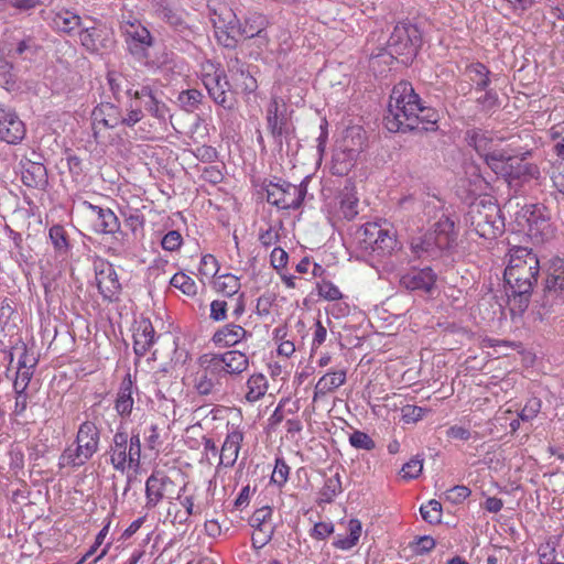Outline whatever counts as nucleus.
<instances>
[{
  "label": "nucleus",
  "instance_id": "1",
  "mask_svg": "<svg viewBox=\"0 0 564 564\" xmlns=\"http://www.w3.org/2000/svg\"><path fill=\"white\" fill-rule=\"evenodd\" d=\"M465 140L484 159L486 165L509 184L516 180L539 177L540 172L536 165L522 162L530 152L527 151L519 159L520 154L509 147L502 148V138L492 132L473 128L466 131Z\"/></svg>",
  "mask_w": 564,
  "mask_h": 564
},
{
  "label": "nucleus",
  "instance_id": "28",
  "mask_svg": "<svg viewBox=\"0 0 564 564\" xmlns=\"http://www.w3.org/2000/svg\"><path fill=\"white\" fill-rule=\"evenodd\" d=\"M346 370L329 371L322 376L314 387L313 402H316L346 382Z\"/></svg>",
  "mask_w": 564,
  "mask_h": 564
},
{
  "label": "nucleus",
  "instance_id": "45",
  "mask_svg": "<svg viewBox=\"0 0 564 564\" xmlns=\"http://www.w3.org/2000/svg\"><path fill=\"white\" fill-rule=\"evenodd\" d=\"M341 490L340 476L336 474L325 480L321 490V499L324 502H332L334 498L341 492Z\"/></svg>",
  "mask_w": 564,
  "mask_h": 564
},
{
  "label": "nucleus",
  "instance_id": "43",
  "mask_svg": "<svg viewBox=\"0 0 564 564\" xmlns=\"http://www.w3.org/2000/svg\"><path fill=\"white\" fill-rule=\"evenodd\" d=\"M48 236L56 253L59 256L67 254L69 243L65 229L59 225H54L50 228Z\"/></svg>",
  "mask_w": 564,
  "mask_h": 564
},
{
  "label": "nucleus",
  "instance_id": "17",
  "mask_svg": "<svg viewBox=\"0 0 564 564\" xmlns=\"http://www.w3.org/2000/svg\"><path fill=\"white\" fill-rule=\"evenodd\" d=\"M249 524L253 528L252 545L256 549H262L271 541L274 533L272 508L265 506L257 509L250 517Z\"/></svg>",
  "mask_w": 564,
  "mask_h": 564
},
{
  "label": "nucleus",
  "instance_id": "12",
  "mask_svg": "<svg viewBox=\"0 0 564 564\" xmlns=\"http://www.w3.org/2000/svg\"><path fill=\"white\" fill-rule=\"evenodd\" d=\"M186 485L176 488V484L163 471L152 473L145 481V508L153 509L163 500L181 499Z\"/></svg>",
  "mask_w": 564,
  "mask_h": 564
},
{
  "label": "nucleus",
  "instance_id": "31",
  "mask_svg": "<svg viewBox=\"0 0 564 564\" xmlns=\"http://www.w3.org/2000/svg\"><path fill=\"white\" fill-rule=\"evenodd\" d=\"M109 88L117 101L120 100L122 94L132 97L135 91L134 84L129 76L122 72L109 70L107 74Z\"/></svg>",
  "mask_w": 564,
  "mask_h": 564
},
{
  "label": "nucleus",
  "instance_id": "61",
  "mask_svg": "<svg viewBox=\"0 0 564 564\" xmlns=\"http://www.w3.org/2000/svg\"><path fill=\"white\" fill-rule=\"evenodd\" d=\"M218 21H220V25L224 28V30L232 33L236 36H243L241 31L243 30L242 23L231 12H228V21L221 18H219Z\"/></svg>",
  "mask_w": 564,
  "mask_h": 564
},
{
  "label": "nucleus",
  "instance_id": "21",
  "mask_svg": "<svg viewBox=\"0 0 564 564\" xmlns=\"http://www.w3.org/2000/svg\"><path fill=\"white\" fill-rule=\"evenodd\" d=\"M242 442L243 432L238 426L232 425L229 427L219 451V463L216 467V475H219L221 468H230L236 464Z\"/></svg>",
  "mask_w": 564,
  "mask_h": 564
},
{
  "label": "nucleus",
  "instance_id": "30",
  "mask_svg": "<svg viewBox=\"0 0 564 564\" xmlns=\"http://www.w3.org/2000/svg\"><path fill=\"white\" fill-rule=\"evenodd\" d=\"M133 404V384L130 376H128L120 384L115 401V409L121 417H127L131 414Z\"/></svg>",
  "mask_w": 564,
  "mask_h": 564
},
{
  "label": "nucleus",
  "instance_id": "36",
  "mask_svg": "<svg viewBox=\"0 0 564 564\" xmlns=\"http://www.w3.org/2000/svg\"><path fill=\"white\" fill-rule=\"evenodd\" d=\"M433 237L427 231L426 234L415 237L411 241V249L419 258H436L442 253V250L436 243H433Z\"/></svg>",
  "mask_w": 564,
  "mask_h": 564
},
{
  "label": "nucleus",
  "instance_id": "34",
  "mask_svg": "<svg viewBox=\"0 0 564 564\" xmlns=\"http://www.w3.org/2000/svg\"><path fill=\"white\" fill-rule=\"evenodd\" d=\"M46 167L39 162L26 161L23 164L22 181L29 187H41L46 183Z\"/></svg>",
  "mask_w": 564,
  "mask_h": 564
},
{
  "label": "nucleus",
  "instance_id": "9",
  "mask_svg": "<svg viewBox=\"0 0 564 564\" xmlns=\"http://www.w3.org/2000/svg\"><path fill=\"white\" fill-rule=\"evenodd\" d=\"M311 176H306L299 185L274 177L263 184L267 202L281 209H299L307 194Z\"/></svg>",
  "mask_w": 564,
  "mask_h": 564
},
{
  "label": "nucleus",
  "instance_id": "50",
  "mask_svg": "<svg viewBox=\"0 0 564 564\" xmlns=\"http://www.w3.org/2000/svg\"><path fill=\"white\" fill-rule=\"evenodd\" d=\"M542 402L538 398L529 399L519 412L518 416L522 422H531L540 413Z\"/></svg>",
  "mask_w": 564,
  "mask_h": 564
},
{
  "label": "nucleus",
  "instance_id": "56",
  "mask_svg": "<svg viewBox=\"0 0 564 564\" xmlns=\"http://www.w3.org/2000/svg\"><path fill=\"white\" fill-rule=\"evenodd\" d=\"M318 295L327 301H338L343 297L340 290L329 281H323L318 284Z\"/></svg>",
  "mask_w": 564,
  "mask_h": 564
},
{
  "label": "nucleus",
  "instance_id": "10",
  "mask_svg": "<svg viewBox=\"0 0 564 564\" xmlns=\"http://www.w3.org/2000/svg\"><path fill=\"white\" fill-rule=\"evenodd\" d=\"M355 240L365 252L390 253L397 246L393 230L378 223H367L355 234Z\"/></svg>",
  "mask_w": 564,
  "mask_h": 564
},
{
  "label": "nucleus",
  "instance_id": "46",
  "mask_svg": "<svg viewBox=\"0 0 564 564\" xmlns=\"http://www.w3.org/2000/svg\"><path fill=\"white\" fill-rule=\"evenodd\" d=\"M33 376V369H18L17 377L13 382L15 393L19 398H23L22 409L26 406V395L24 393Z\"/></svg>",
  "mask_w": 564,
  "mask_h": 564
},
{
  "label": "nucleus",
  "instance_id": "18",
  "mask_svg": "<svg viewBox=\"0 0 564 564\" xmlns=\"http://www.w3.org/2000/svg\"><path fill=\"white\" fill-rule=\"evenodd\" d=\"M554 303L564 304V261H552L550 272L545 280L543 305L552 306Z\"/></svg>",
  "mask_w": 564,
  "mask_h": 564
},
{
  "label": "nucleus",
  "instance_id": "19",
  "mask_svg": "<svg viewBox=\"0 0 564 564\" xmlns=\"http://www.w3.org/2000/svg\"><path fill=\"white\" fill-rule=\"evenodd\" d=\"M96 283L104 300L116 301L121 291V284L113 265L106 261L95 263Z\"/></svg>",
  "mask_w": 564,
  "mask_h": 564
},
{
  "label": "nucleus",
  "instance_id": "59",
  "mask_svg": "<svg viewBox=\"0 0 564 564\" xmlns=\"http://www.w3.org/2000/svg\"><path fill=\"white\" fill-rule=\"evenodd\" d=\"M199 273L204 276H215L218 272V261L213 254H205L200 259Z\"/></svg>",
  "mask_w": 564,
  "mask_h": 564
},
{
  "label": "nucleus",
  "instance_id": "26",
  "mask_svg": "<svg viewBox=\"0 0 564 564\" xmlns=\"http://www.w3.org/2000/svg\"><path fill=\"white\" fill-rule=\"evenodd\" d=\"M133 98L142 100L145 109L156 119L165 120L169 116L167 106L150 85H142L140 89H135Z\"/></svg>",
  "mask_w": 564,
  "mask_h": 564
},
{
  "label": "nucleus",
  "instance_id": "37",
  "mask_svg": "<svg viewBox=\"0 0 564 564\" xmlns=\"http://www.w3.org/2000/svg\"><path fill=\"white\" fill-rule=\"evenodd\" d=\"M269 21L267 17L260 12H248L242 23V34L245 37L251 39L261 34L268 26Z\"/></svg>",
  "mask_w": 564,
  "mask_h": 564
},
{
  "label": "nucleus",
  "instance_id": "25",
  "mask_svg": "<svg viewBox=\"0 0 564 564\" xmlns=\"http://www.w3.org/2000/svg\"><path fill=\"white\" fill-rule=\"evenodd\" d=\"M436 282V274L434 271L426 267L423 269H412L403 274L400 283L403 288L410 291H422L429 293L432 291Z\"/></svg>",
  "mask_w": 564,
  "mask_h": 564
},
{
  "label": "nucleus",
  "instance_id": "15",
  "mask_svg": "<svg viewBox=\"0 0 564 564\" xmlns=\"http://www.w3.org/2000/svg\"><path fill=\"white\" fill-rule=\"evenodd\" d=\"M267 128L274 144L282 149L283 141L289 140L293 128L286 116V106L279 97H272L267 108Z\"/></svg>",
  "mask_w": 564,
  "mask_h": 564
},
{
  "label": "nucleus",
  "instance_id": "57",
  "mask_svg": "<svg viewBox=\"0 0 564 564\" xmlns=\"http://www.w3.org/2000/svg\"><path fill=\"white\" fill-rule=\"evenodd\" d=\"M178 100L187 111H191L200 102L202 94L196 89H189L182 91L178 96Z\"/></svg>",
  "mask_w": 564,
  "mask_h": 564
},
{
  "label": "nucleus",
  "instance_id": "44",
  "mask_svg": "<svg viewBox=\"0 0 564 564\" xmlns=\"http://www.w3.org/2000/svg\"><path fill=\"white\" fill-rule=\"evenodd\" d=\"M170 284L187 296H195L197 294L196 282L184 272L175 273L170 280Z\"/></svg>",
  "mask_w": 564,
  "mask_h": 564
},
{
  "label": "nucleus",
  "instance_id": "42",
  "mask_svg": "<svg viewBox=\"0 0 564 564\" xmlns=\"http://www.w3.org/2000/svg\"><path fill=\"white\" fill-rule=\"evenodd\" d=\"M0 85L9 93L21 89V85L13 73V66L7 61H0Z\"/></svg>",
  "mask_w": 564,
  "mask_h": 564
},
{
  "label": "nucleus",
  "instance_id": "8",
  "mask_svg": "<svg viewBox=\"0 0 564 564\" xmlns=\"http://www.w3.org/2000/svg\"><path fill=\"white\" fill-rule=\"evenodd\" d=\"M516 221L533 243H543L553 237L554 230L550 213L541 204L523 206L517 213Z\"/></svg>",
  "mask_w": 564,
  "mask_h": 564
},
{
  "label": "nucleus",
  "instance_id": "33",
  "mask_svg": "<svg viewBox=\"0 0 564 564\" xmlns=\"http://www.w3.org/2000/svg\"><path fill=\"white\" fill-rule=\"evenodd\" d=\"M359 156V150L354 148H343L337 150L333 156V171L335 174H347L356 164Z\"/></svg>",
  "mask_w": 564,
  "mask_h": 564
},
{
  "label": "nucleus",
  "instance_id": "14",
  "mask_svg": "<svg viewBox=\"0 0 564 564\" xmlns=\"http://www.w3.org/2000/svg\"><path fill=\"white\" fill-rule=\"evenodd\" d=\"M420 45L421 33L411 23H398L388 40V47L391 54L405 56V62L416 54Z\"/></svg>",
  "mask_w": 564,
  "mask_h": 564
},
{
  "label": "nucleus",
  "instance_id": "23",
  "mask_svg": "<svg viewBox=\"0 0 564 564\" xmlns=\"http://www.w3.org/2000/svg\"><path fill=\"white\" fill-rule=\"evenodd\" d=\"M225 379L238 377L249 368V357L239 350H228L210 355Z\"/></svg>",
  "mask_w": 564,
  "mask_h": 564
},
{
  "label": "nucleus",
  "instance_id": "47",
  "mask_svg": "<svg viewBox=\"0 0 564 564\" xmlns=\"http://www.w3.org/2000/svg\"><path fill=\"white\" fill-rule=\"evenodd\" d=\"M420 512L422 518L431 524L440 523L442 520V505L437 500L432 499L421 506Z\"/></svg>",
  "mask_w": 564,
  "mask_h": 564
},
{
  "label": "nucleus",
  "instance_id": "20",
  "mask_svg": "<svg viewBox=\"0 0 564 564\" xmlns=\"http://www.w3.org/2000/svg\"><path fill=\"white\" fill-rule=\"evenodd\" d=\"M202 80L209 96L216 104L221 105L225 108L231 107L228 102L227 95L229 83L227 82L223 70L215 68L214 65H209L205 68Z\"/></svg>",
  "mask_w": 564,
  "mask_h": 564
},
{
  "label": "nucleus",
  "instance_id": "39",
  "mask_svg": "<svg viewBox=\"0 0 564 564\" xmlns=\"http://www.w3.org/2000/svg\"><path fill=\"white\" fill-rule=\"evenodd\" d=\"M358 197L352 187L345 186L340 193L339 212L344 218L350 220L358 214Z\"/></svg>",
  "mask_w": 564,
  "mask_h": 564
},
{
  "label": "nucleus",
  "instance_id": "5",
  "mask_svg": "<svg viewBox=\"0 0 564 564\" xmlns=\"http://www.w3.org/2000/svg\"><path fill=\"white\" fill-rule=\"evenodd\" d=\"M466 223L485 239H495L503 232L505 221L499 206L491 199H479L470 204Z\"/></svg>",
  "mask_w": 564,
  "mask_h": 564
},
{
  "label": "nucleus",
  "instance_id": "6",
  "mask_svg": "<svg viewBox=\"0 0 564 564\" xmlns=\"http://www.w3.org/2000/svg\"><path fill=\"white\" fill-rule=\"evenodd\" d=\"M109 460L113 468L124 473L128 469L137 470L141 459L140 434L132 432L129 436L127 432L118 430L109 448Z\"/></svg>",
  "mask_w": 564,
  "mask_h": 564
},
{
  "label": "nucleus",
  "instance_id": "7",
  "mask_svg": "<svg viewBox=\"0 0 564 564\" xmlns=\"http://www.w3.org/2000/svg\"><path fill=\"white\" fill-rule=\"evenodd\" d=\"M143 118L141 107L131 101L127 115H123L121 108L112 102H101L96 106L91 112L94 134L97 138L101 128L115 129L119 126L133 127Z\"/></svg>",
  "mask_w": 564,
  "mask_h": 564
},
{
  "label": "nucleus",
  "instance_id": "51",
  "mask_svg": "<svg viewBox=\"0 0 564 564\" xmlns=\"http://www.w3.org/2000/svg\"><path fill=\"white\" fill-rule=\"evenodd\" d=\"M289 475L290 467L288 466L285 460L280 457L275 458V465L271 475V481L274 485L282 487L288 481Z\"/></svg>",
  "mask_w": 564,
  "mask_h": 564
},
{
  "label": "nucleus",
  "instance_id": "62",
  "mask_svg": "<svg viewBox=\"0 0 564 564\" xmlns=\"http://www.w3.org/2000/svg\"><path fill=\"white\" fill-rule=\"evenodd\" d=\"M124 223L127 227L132 231L137 232L143 229L144 226V217L139 210H133L129 214H123Z\"/></svg>",
  "mask_w": 564,
  "mask_h": 564
},
{
  "label": "nucleus",
  "instance_id": "63",
  "mask_svg": "<svg viewBox=\"0 0 564 564\" xmlns=\"http://www.w3.org/2000/svg\"><path fill=\"white\" fill-rule=\"evenodd\" d=\"M551 180L554 188L564 198V165H553L551 172Z\"/></svg>",
  "mask_w": 564,
  "mask_h": 564
},
{
  "label": "nucleus",
  "instance_id": "58",
  "mask_svg": "<svg viewBox=\"0 0 564 564\" xmlns=\"http://www.w3.org/2000/svg\"><path fill=\"white\" fill-rule=\"evenodd\" d=\"M183 243V237L177 230L166 232L161 241V246L166 251H176Z\"/></svg>",
  "mask_w": 564,
  "mask_h": 564
},
{
  "label": "nucleus",
  "instance_id": "11",
  "mask_svg": "<svg viewBox=\"0 0 564 564\" xmlns=\"http://www.w3.org/2000/svg\"><path fill=\"white\" fill-rule=\"evenodd\" d=\"M77 214L94 234L113 235L120 230V221L110 208L80 200L77 204Z\"/></svg>",
  "mask_w": 564,
  "mask_h": 564
},
{
  "label": "nucleus",
  "instance_id": "32",
  "mask_svg": "<svg viewBox=\"0 0 564 564\" xmlns=\"http://www.w3.org/2000/svg\"><path fill=\"white\" fill-rule=\"evenodd\" d=\"M51 25L57 32L70 34L82 25V19L69 10L61 9L53 13Z\"/></svg>",
  "mask_w": 564,
  "mask_h": 564
},
{
  "label": "nucleus",
  "instance_id": "29",
  "mask_svg": "<svg viewBox=\"0 0 564 564\" xmlns=\"http://www.w3.org/2000/svg\"><path fill=\"white\" fill-rule=\"evenodd\" d=\"M155 340V330L149 321H142L133 334V349L138 356H144Z\"/></svg>",
  "mask_w": 564,
  "mask_h": 564
},
{
  "label": "nucleus",
  "instance_id": "2",
  "mask_svg": "<svg viewBox=\"0 0 564 564\" xmlns=\"http://www.w3.org/2000/svg\"><path fill=\"white\" fill-rule=\"evenodd\" d=\"M383 120L390 132L431 131L436 129L438 113L435 109L421 105L420 97L410 83L400 82L391 91Z\"/></svg>",
  "mask_w": 564,
  "mask_h": 564
},
{
  "label": "nucleus",
  "instance_id": "48",
  "mask_svg": "<svg viewBox=\"0 0 564 564\" xmlns=\"http://www.w3.org/2000/svg\"><path fill=\"white\" fill-rule=\"evenodd\" d=\"M158 13L163 21L174 28H180L184 24L183 12L169 4L162 6Z\"/></svg>",
  "mask_w": 564,
  "mask_h": 564
},
{
  "label": "nucleus",
  "instance_id": "16",
  "mask_svg": "<svg viewBox=\"0 0 564 564\" xmlns=\"http://www.w3.org/2000/svg\"><path fill=\"white\" fill-rule=\"evenodd\" d=\"M120 28L129 52L139 61L147 58V51L152 45L150 31L137 19H123Z\"/></svg>",
  "mask_w": 564,
  "mask_h": 564
},
{
  "label": "nucleus",
  "instance_id": "24",
  "mask_svg": "<svg viewBox=\"0 0 564 564\" xmlns=\"http://www.w3.org/2000/svg\"><path fill=\"white\" fill-rule=\"evenodd\" d=\"M429 232L434 239L433 243H436L442 251L457 246L458 232L455 229V223L446 215H442Z\"/></svg>",
  "mask_w": 564,
  "mask_h": 564
},
{
  "label": "nucleus",
  "instance_id": "4",
  "mask_svg": "<svg viewBox=\"0 0 564 564\" xmlns=\"http://www.w3.org/2000/svg\"><path fill=\"white\" fill-rule=\"evenodd\" d=\"M76 446H68L58 458L59 468H78L85 465L97 453L100 443V431L94 422L85 421L79 425Z\"/></svg>",
  "mask_w": 564,
  "mask_h": 564
},
{
  "label": "nucleus",
  "instance_id": "55",
  "mask_svg": "<svg viewBox=\"0 0 564 564\" xmlns=\"http://www.w3.org/2000/svg\"><path fill=\"white\" fill-rule=\"evenodd\" d=\"M429 410L422 406L408 404L404 405L401 410L402 420L405 423H416L422 420Z\"/></svg>",
  "mask_w": 564,
  "mask_h": 564
},
{
  "label": "nucleus",
  "instance_id": "22",
  "mask_svg": "<svg viewBox=\"0 0 564 564\" xmlns=\"http://www.w3.org/2000/svg\"><path fill=\"white\" fill-rule=\"evenodd\" d=\"M25 137V126L14 110L0 107V139L9 144H18Z\"/></svg>",
  "mask_w": 564,
  "mask_h": 564
},
{
  "label": "nucleus",
  "instance_id": "52",
  "mask_svg": "<svg viewBox=\"0 0 564 564\" xmlns=\"http://www.w3.org/2000/svg\"><path fill=\"white\" fill-rule=\"evenodd\" d=\"M423 470V459L416 457L411 458L408 463H405L401 468V476L406 480L417 478Z\"/></svg>",
  "mask_w": 564,
  "mask_h": 564
},
{
  "label": "nucleus",
  "instance_id": "35",
  "mask_svg": "<svg viewBox=\"0 0 564 564\" xmlns=\"http://www.w3.org/2000/svg\"><path fill=\"white\" fill-rule=\"evenodd\" d=\"M268 379L262 373L251 375L246 382L245 400L254 403L262 399L268 391Z\"/></svg>",
  "mask_w": 564,
  "mask_h": 564
},
{
  "label": "nucleus",
  "instance_id": "60",
  "mask_svg": "<svg viewBox=\"0 0 564 564\" xmlns=\"http://www.w3.org/2000/svg\"><path fill=\"white\" fill-rule=\"evenodd\" d=\"M215 34L218 42L225 47H235L237 45V36L224 30L220 21H215Z\"/></svg>",
  "mask_w": 564,
  "mask_h": 564
},
{
  "label": "nucleus",
  "instance_id": "27",
  "mask_svg": "<svg viewBox=\"0 0 564 564\" xmlns=\"http://www.w3.org/2000/svg\"><path fill=\"white\" fill-rule=\"evenodd\" d=\"M248 332L240 325L229 323L218 328L212 341L218 347H232L248 336Z\"/></svg>",
  "mask_w": 564,
  "mask_h": 564
},
{
  "label": "nucleus",
  "instance_id": "53",
  "mask_svg": "<svg viewBox=\"0 0 564 564\" xmlns=\"http://www.w3.org/2000/svg\"><path fill=\"white\" fill-rule=\"evenodd\" d=\"M470 495V489L466 486H454L446 490L444 494L445 500L453 505H459L465 501Z\"/></svg>",
  "mask_w": 564,
  "mask_h": 564
},
{
  "label": "nucleus",
  "instance_id": "49",
  "mask_svg": "<svg viewBox=\"0 0 564 564\" xmlns=\"http://www.w3.org/2000/svg\"><path fill=\"white\" fill-rule=\"evenodd\" d=\"M349 444L356 449L372 451L375 441L365 432L355 431L349 435Z\"/></svg>",
  "mask_w": 564,
  "mask_h": 564
},
{
  "label": "nucleus",
  "instance_id": "3",
  "mask_svg": "<svg viewBox=\"0 0 564 564\" xmlns=\"http://www.w3.org/2000/svg\"><path fill=\"white\" fill-rule=\"evenodd\" d=\"M505 280L511 292L508 305L512 315H521L529 306L534 284L538 282L540 261L527 247L514 246L509 249Z\"/></svg>",
  "mask_w": 564,
  "mask_h": 564
},
{
  "label": "nucleus",
  "instance_id": "41",
  "mask_svg": "<svg viewBox=\"0 0 564 564\" xmlns=\"http://www.w3.org/2000/svg\"><path fill=\"white\" fill-rule=\"evenodd\" d=\"M214 284L217 292L229 297L236 295L241 288L240 279L231 273L217 276Z\"/></svg>",
  "mask_w": 564,
  "mask_h": 564
},
{
  "label": "nucleus",
  "instance_id": "64",
  "mask_svg": "<svg viewBox=\"0 0 564 564\" xmlns=\"http://www.w3.org/2000/svg\"><path fill=\"white\" fill-rule=\"evenodd\" d=\"M289 260V256L286 251L280 247L274 248L270 254L271 265L275 270H282L286 267Z\"/></svg>",
  "mask_w": 564,
  "mask_h": 564
},
{
  "label": "nucleus",
  "instance_id": "13",
  "mask_svg": "<svg viewBox=\"0 0 564 564\" xmlns=\"http://www.w3.org/2000/svg\"><path fill=\"white\" fill-rule=\"evenodd\" d=\"M200 369L194 375L193 389L197 394L207 397L221 392L225 377L210 355L199 359Z\"/></svg>",
  "mask_w": 564,
  "mask_h": 564
},
{
  "label": "nucleus",
  "instance_id": "38",
  "mask_svg": "<svg viewBox=\"0 0 564 564\" xmlns=\"http://www.w3.org/2000/svg\"><path fill=\"white\" fill-rule=\"evenodd\" d=\"M40 51V45L35 39L28 35L17 40L14 48L9 51L12 57H21L23 59H33Z\"/></svg>",
  "mask_w": 564,
  "mask_h": 564
},
{
  "label": "nucleus",
  "instance_id": "40",
  "mask_svg": "<svg viewBox=\"0 0 564 564\" xmlns=\"http://www.w3.org/2000/svg\"><path fill=\"white\" fill-rule=\"evenodd\" d=\"M466 76L469 80H471L478 90H485L490 80H489V69L481 63H473L466 67L465 70Z\"/></svg>",
  "mask_w": 564,
  "mask_h": 564
},
{
  "label": "nucleus",
  "instance_id": "54",
  "mask_svg": "<svg viewBox=\"0 0 564 564\" xmlns=\"http://www.w3.org/2000/svg\"><path fill=\"white\" fill-rule=\"evenodd\" d=\"M110 527V520L104 525V528L96 535L94 544L89 547V550L83 555V557L76 564H84L90 556H93L97 550L104 544Z\"/></svg>",
  "mask_w": 564,
  "mask_h": 564
}]
</instances>
